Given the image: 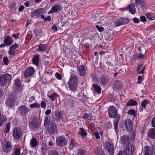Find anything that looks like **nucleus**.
I'll list each match as a JSON object with an SVG mask.
<instances>
[{
	"instance_id": "f257e3e1",
	"label": "nucleus",
	"mask_w": 155,
	"mask_h": 155,
	"mask_svg": "<svg viewBox=\"0 0 155 155\" xmlns=\"http://www.w3.org/2000/svg\"><path fill=\"white\" fill-rule=\"evenodd\" d=\"M17 97L15 94L13 93L9 94L6 100V106L8 107L12 108L15 106Z\"/></svg>"
},
{
	"instance_id": "f03ea898",
	"label": "nucleus",
	"mask_w": 155,
	"mask_h": 155,
	"mask_svg": "<svg viewBox=\"0 0 155 155\" xmlns=\"http://www.w3.org/2000/svg\"><path fill=\"white\" fill-rule=\"evenodd\" d=\"M78 84V78L74 75L70 77L68 83L69 89L73 91H74L77 89Z\"/></svg>"
},
{
	"instance_id": "7ed1b4c3",
	"label": "nucleus",
	"mask_w": 155,
	"mask_h": 155,
	"mask_svg": "<svg viewBox=\"0 0 155 155\" xmlns=\"http://www.w3.org/2000/svg\"><path fill=\"white\" fill-rule=\"evenodd\" d=\"M12 78L11 75L5 73L0 75V86L4 87L8 83Z\"/></svg>"
},
{
	"instance_id": "20e7f679",
	"label": "nucleus",
	"mask_w": 155,
	"mask_h": 155,
	"mask_svg": "<svg viewBox=\"0 0 155 155\" xmlns=\"http://www.w3.org/2000/svg\"><path fill=\"white\" fill-rule=\"evenodd\" d=\"M29 122V127L32 130H35L38 129L40 124L38 119L36 117L32 118Z\"/></svg>"
},
{
	"instance_id": "39448f33",
	"label": "nucleus",
	"mask_w": 155,
	"mask_h": 155,
	"mask_svg": "<svg viewBox=\"0 0 155 155\" xmlns=\"http://www.w3.org/2000/svg\"><path fill=\"white\" fill-rule=\"evenodd\" d=\"M68 141L67 139L63 136L58 137L56 140L57 144L59 147H63L66 145Z\"/></svg>"
},
{
	"instance_id": "423d86ee",
	"label": "nucleus",
	"mask_w": 155,
	"mask_h": 155,
	"mask_svg": "<svg viewBox=\"0 0 155 155\" xmlns=\"http://www.w3.org/2000/svg\"><path fill=\"white\" fill-rule=\"evenodd\" d=\"M2 150L4 152L8 153L10 152L12 148V144L10 140H6L2 146Z\"/></svg>"
},
{
	"instance_id": "0eeeda50",
	"label": "nucleus",
	"mask_w": 155,
	"mask_h": 155,
	"mask_svg": "<svg viewBox=\"0 0 155 155\" xmlns=\"http://www.w3.org/2000/svg\"><path fill=\"white\" fill-rule=\"evenodd\" d=\"M135 148V147L132 144H128L125 146L124 153L126 155H132Z\"/></svg>"
},
{
	"instance_id": "6e6552de",
	"label": "nucleus",
	"mask_w": 155,
	"mask_h": 155,
	"mask_svg": "<svg viewBox=\"0 0 155 155\" xmlns=\"http://www.w3.org/2000/svg\"><path fill=\"white\" fill-rule=\"evenodd\" d=\"M105 148L108 151L110 155H114V145L111 143L108 142L105 143Z\"/></svg>"
},
{
	"instance_id": "1a4fd4ad",
	"label": "nucleus",
	"mask_w": 155,
	"mask_h": 155,
	"mask_svg": "<svg viewBox=\"0 0 155 155\" xmlns=\"http://www.w3.org/2000/svg\"><path fill=\"white\" fill-rule=\"evenodd\" d=\"M109 117L110 118H115L117 114L116 107L114 106H110L108 109Z\"/></svg>"
},
{
	"instance_id": "9d476101",
	"label": "nucleus",
	"mask_w": 155,
	"mask_h": 155,
	"mask_svg": "<svg viewBox=\"0 0 155 155\" xmlns=\"http://www.w3.org/2000/svg\"><path fill=\"white\" fill-rule=\"evenodd\" d=\"M12 135L15 139L18 140L21 138L22 135L21 130L18 127L15 128L13 130Z\"/></svg>"
},
{
	"instance_id": "9b49d317",
	"label": "nucleus",
	"mask_w": 155,
	"mask_h": 155,
	"mask_svg": "<svg viewBox=\"0 0 155 155\" xmlns=\"http://www.w3.org/2000/svg\"><path fill=\"white\" fill-rule=\"evenodd\" d=\"M44 10L43 8H39L34 10L31 13V17L37 18L41 14H44Z\"/></svg>"
},
{
	"instance_id": "f8f14e48",
	"label": "nucleus",
	"mask_w": 155,
	"mask_h": 155,
	"mask_svg": "<svg viewBox=\"0 0 155 155\" xmlns=\"http://www.w3.org/2000/svg\"><path fill=\"white\" fill-rule=\"evenodd\" d=\"M129 22V19L126 18L121 17L115 23L116 26H119L125 25Z\"/></svg>"
},
{
	"instance_id": "ddd939ff",
	"label": "nucleus",
	"mask_w": 155,
	"mask_h": 155,
	"mask_svg": "<svg viewBox=\"0 0 155 155\" xmlns=\"http://www.w3.org/2000/svg\"><path fill=\"white\" fill-rule=\"evenodd\" d=\"M19 114L23 116H25L28 113L29 109L24 105H21L18 108Z\"/></svg>"
},
{
	"instance_id": "4468645a",
	"label": "nucleus",
	"mask_w": 155,
	"mask_h": 155,
	"mask_svg": "<svg viewBox=\"0 0 155 155\" xmlns=\"http://www.w3.org/2000/svg\"><path fill=\"white\" fill-rule=\"evenodd\" d=\"M35 72L34 68L32 67H30L25 70L24 76L26 78L31 77L34 74Z\"/></svg>"
},
{
	"instance_id": "2eb2a0df",
	"label": "nucleus",
	"mask_w": 155,
	"mask_h": 155,
	"mask_svg": "<svg viewBox=\"0 0 155 155\" xmlns=\"http://www.w3.org/2000/svg\"><path fill=\"white\" fill-rule=\"evenodd\" d=\"M56 128V126L54 121H51L49 123L48 126V131L49 134H54Z\"/></svg>"
},
{
	"instance_id": "dca6fc26",
	"label": "nucleus",
	"mask_w": 155,
	"mask_h": 155,
	"mask_svg": "<svg viewBox=\"0 0 155 155\" xmlns=\"http://www.w3.org/2000/svg\"><path fill=\"white\" fill-rule=\"evenodd\" d=\"M124 124L127 130L131 132L133 130V124L131 120L127 119L125 121Z\"/></svg>"
},
{
	"instance_id": "f3484780",
	"label": "nucleus",
	"mask_w": 155,
	"mask_h": 155,
	"mask_svg": "<svg viewBox=\"0 0 155 155\" xmlns=\"http://www.w3.org/2000/svg\"><path fill=\"white\" fill-rule=\"evenodd\" d=\"M77 72L78 75L80 76H83L86 74V70L84 66L81 65L78 66L77 68Z\"/></svg>"
},
{
	"instance_id": "a211bd4d",
	"label": "nucleus",
	"mask_w": 155,
	"mask_h": 155,
	"mask_svg": "<svg viewBox=\"0 0 155 155\" xmlns=\"http://www.w3.org/2000/svg\"><path fill=\"white\" fill-rule=\"evenodd\" d=\"M62 8L60 5H55L52 6L51 10L48 12V14L53 13L60 11Z\"/></svg>"
},
{
	"instance_id": "6ab92c4d",
	"label": "nucleus",
	"mask_w": 155,
	"mask_h": 155,
	"mask_svg": "<svg viewBox=\"0 0 155 155\" xmlns=\"http://www.w3.org/2000/svg\"><path fill=\"white\" fill-rule=\"evenodd\" d=\"M121 143L122 145H126L130 144V139L129 137L126 135H123L120 139Z\"/></svg>"
},
{
	"instance_id": "aec40b11",
	"label": "nucleus",
	"mask_w": 155,
	"mask_h": 155,
	"mask_svg": "<svg viewBox=\"0 0 155 155\" xmlns=\"http://www.w3.org/2000/svg\"><path fill=\"white\" fill-rule=\"evenodd\" d=\"M134 4L136 6L141 5V7L144 9L146 7V2L144 0H135Z\"/></svg>"
},
{
	"instance_id": "412c9836",
	"label": "nucleus",
	"mask_w": 155,
	"mask_h": 155,
	"mask_svg": "<svg viewBox=\"0 0 155 155\" xmlns=\"http://www.w3.org/2000/svg\"><path fill=\"white\" fill-rule=\"evenodd\" d=\"M19 5L15 1L12 2L9 6L10 11L12 12H13L15 11L18 7Z\"/></svg>"
},
{
	"instance_id": "4be33fe9",
	"label": "nucleus",
	"mask_w": 155,
	"mask_h": 155,
	"mask_svg": "<svg viewBox=\"0 0 155 155\" xmlns=\"http://www.w3.org/2000/svg\"><path fill=\"white\" fill-rule=\"evenodd\" d=\"M109 79L108 78L104 76H103L100 78L99 83L103 86L106 85L108 82Z\"/></svg>"
},
{
	"instance_id": "5701e85b",
	"label": "nucleus",
	"mask_w": 155,
	"mask_h": 155,
	"mask_svg": "<svg viewBox=\"0 0 155 155\" xmlns=\"http://www.w3.org/2000/svg\"><path fill=\"white\" fill-rule=\"evenodd\" d=\"M122 87V84L119 81L116 80L113 83V87L118 90H120Z\"/></svg>"
},
{
	"instance_id": "b1692460",
	"label": "nucleus",
	"mask_w": 155,
	"mask_h": 155,
	"mask_svg": "<svg viewBox=\"0 0 155 155\" xmlns=\"http://www.w3.org/2000/svg\"><path fill=\"white\" fill-rule=\"evenodd\" d=\"M143 153L144 155H153L151 148L148 146H146L144 147Z\"/></svg>"
},
{
	"instance_id": "393cba45",
	"label": "nucleus",
	"mask_w": 155,
	"mask_h": 155,
	"mask_svg": "<svg viewBox=\"0 0 155 155\" xmlns=\"http://www.w3.org/2000/svg\"><path fill=\"white\" fill-rule=\"evenodd\" d=\"M40 57V56L38 54H37L34 55L32 59L33 63L36 66H38L39 65Z\"/></svg>"
},
{
	"instance_id": "a878e982",
	"label": "nucleus",
	"mask_w": 155,
	"mask_h": 155,
	"mask_svg": "<svg viewBox=\"0 0 155 155\" xmlns=\"http://www.w3.org/2000/svg\"><path fill=\"white\" fill-rule=\"evenodd\" d=\"M4 42L7 45L10 46L13 43V40L12 38L9 36L5 38Z\"/></svg>"
},
{
	"instance_id": "bb28decb",
	"label": "nucleus",
	"mask_w": 155,
	"mask_h": 155,
	"mask_svg": "<svg viewBox=\"0 0 155 155\" xmlns=\"http://www.w3.org/2000/svg\"><path fill=\"white\" fill-rule=\"evenodd\" d=\"M148 136L151 139H155V128H151L147 133Z\"/></svg>"
},
{
	"instance_id": "cd10ccee",
	"label": "nucleus",
	"mask_w": 155,
	"mask_h": 155,
	"mask_svg": "<svg viewBox=\"0 0 155 155\" xmlns=\"http://www.w3.org/2000/svg\"><path fill=\"white\" fill-rule=\"evenodd\" d=\"M30 143V147L33 148L36 147L38 143L37 139L35 137L31 139Z\"/></svg>"
},
{
	"instance_id": "c85d7f7f",
	"label": "nucleus",
	"mask_w": 155,
	"mask_h": 155,
	"mask_svg": "<svg viewBox=\"0 0 155 155\" xmlns=\"http://www.w3.org/2000/svg\"><path fill=\"white\" fill-rule=\"evenodd\" d=\"M129 8V10L130 12L132 14H134L136 12V9L133 3L131 4H129L127 7Z\"/></svg>"
},
{
	"instance_id": "c756f323",
	"label": "nucleus",
	"mask_w": 155,
	"mask_h": 155,
	"mask_svg": "<svg viewBox=\"0 0 155 155\" xmlns=\"http://www.w3.org/2000/svg\"><path fill=\"white\" fill-rule=\"evenodd\" d=\"M78 135H80L82 137H84L87 135V133L85 130L83 128H80L78 132Z\"/></svg>"
},
{
	"instance_id": "7c9ffc66",
	"label": "nucleus",
	"mask_w": 155,
	"mask_h": 155,
	"mask_svg": "<svg viewBox=\"0 0 155 155\" xmlns=\"http://www.w3.org/2000/svg\"><path fill=\"white\" fill-rule=\"evenodd\" d=\"M55 118L56 120H59L63 118L61 112L60 111H56L55 113Z\"/></svg>"
},
{
	"instance_id": "2f4dec72",
	"label": "nucleus",
	"mask_w": 155,
	"mask_h": 155,
	"mask_svg": "<svg viewBox=\"0 0 155 155\" xmlns=\"http://www.w3.org/2000/svg\"><path fill=\"white\" fill-rule=\"evenodd\" d=\"M137 104V101L133 100H129L126 104V105L127 107L130 106H134L136 105Z\"/></svg>"
},
{
	"instance_id": "473e14b6",
	"label": "nucleus",
	"mask_w": 155,
	"mask_h": 155,
	"mask_svg": "<svg viewBox=\"0 0 155 155\" xmlns=\"http://www.w3.org/2000/svg\"><path fill=\"white\" fill-rule=\"evenodd\" d=\"M92 86L96 92L98 94L101 93V88L100 86L97 84H95V83L93 84Z\"/></svg>"
},
{
	"instance_id": "72a5a7b5",
	"label": "nucleus",
	"mask_w": 155,
	"mask_h": 155,
	"mask_svg": "<svg viewBox=\"0 0 155 155\" xmlns=\"http://www.w3.org/2000/svg\"><path fill=\"white\" fill-rule=\"evenodd\" d=\"M48 46L46 44H40L38 46V50L40 51H45L47 48Z\"/></svg>"
},
{
	"instance_id": "f704fd0d",
	"label": "nucleus",
	"mask_w": 155,
	"mask_h": 155,
	"mask_svg": "<svg viewBox=\"0 0 155 155\" xmlns=\"http://www.w3.org/2000/svg\"><path fill=\"white\" fill-rule=\"evenodd\" d=\"M90 76L93 78L92 82L96 84H99V81L97 80V78L96 74L93 73H91L90 74Z\"/></svg>"
},
{
	"instance_id": "c9c22d12",
	"label": "nucleus",
	"mask_w": 155,
	"mask_h": 155,
	"mask_svg": "<svg viewBox=\"0 0 155 155\" xmlns=\"http://www.w3.org/2000/svg\"><path fill=\"white\" fill-rule=\"evenodd\" d=\"M83 118L85 120H91L92 119V116L91 114L84 113L82 116Z\"/></svg>"
},
{
	"instance_id": "e433bc0d",
	"label": "nucleus",
	"mask_w": 155,
	"mask_h": 155,
	"mask_svg": "<svg viewBox=\"0 0 155 155\" xmlns=\"http://www.w3.org/2000/svg\"><path fill=\"white\" fill-rule=\"evenodd\" d=\"M51 101H54L57 97H58V94L56 93H54L51 95L48 96Z\"/></svg>"
},
{
	"instance_id": "4c0bfd02",
	"label": "nucleus",
	"mask_w": 155,
	"mask_h": 155,
	"mask_svg": "<svg viewBox=\"0 0 155 155\" xmlns=\"http://www.w3.org/2000/svg\"><path fill=\"white\" fill-rule=\"evenodd\" d=\"M144 58V55L142 53L136 54L134 57V59L136 60Z\"/></svg>"
},
{
	"instance_id": "58836bf2",
	"label": "nucleus",
	"mask_w": 155,
	"mask_h": 155,
	"mask_svg": "<svg viewBox=\"0 0 155 155\" xmlns=\"http://www.w3.org/2000/svg\"><path fill=\"white\" fill-rule=\"evenodd\" d=\"M50 120V117L49 116H45V120L44 121V126L47 125L49 122Z\"/></svg>"
},
{
	"instance_id": "ea45409f",
	"label": "nucleus",
	"mask_w": 155,
	"mask_h": 155,
	"mask_svg": "<svg viewBox=\"0 0 155 155\" xmlns=\"http://www.w3.org/2000/svg\"><path fill=\"white\" fill-rule=\"evenodd\" d=\"M149 103V101L148 100L145 99L143 100L141 103V105L143 108H144V109L146 110V105Z\"/></svg>"
},
{
	"instance_id": "a19ab883",
	"label": "nucleus",
	"mask_w": 155,
	"mask_h": 155,
	"mask_svg": "<svg viewBox=\"0 0 155 155\" xmlns=\"http://www.w3.org/2000/svg\"><path fill=\"white\" fill-rule=\"evenodd\" d=\"M145 15L147 16V19L149 20H153L155 19L154 15L150 13H147Z\"/></svg>"
},
{
	"instance_id": "79ce46f5",
	"label": "nucleus",
	"mask_w": 155,
	"mask_h": 155,
	"mask_svg": "<svg viewBox=\"0 0 155 155\" xmlns=\"http://www.w3.org/2000/svg\"><path fill=\"white\" fill-rule=\"evenodd\" d=\"M21 149L20 148L15 149L12 154V155H19L20 153Z\"/></svg>"
},
{
	"instance_id": "37998d69",
	"label": "nucleus",
	"mask_w": 155,
	"mask_h": 155,
	"mask_svg": "<svg viewBox=\"0 0 155 155\" xmlns=\"http://www.w3.org/2000/svg\"><path fill=\"white\" fill-rule=\"evenodd\" d=\"M119 120V118H116L114 119V129L115 130L117 129V128L118 121Z\"/></svg>"
},
{
	"instance_id": "c03bdc74",
	"label": "nucleus",
	"mask_w": 155,
	"mask_h": 155,
	"mask_svg": "<svg viewBox=\"0 0 155 155\" xmlns=\"http://www.w3.org/2000/svg\"><path fill=\"white\" fill-rule=\"evenodd\" d=\"M75 141L74 139L71 138V139L70 143L69 148L71 149L73 148L75 146Z\"/></svg>"
},
{
	"instance_id": "a18cd8bd",
	"label": "nucleus",
	"mask_w": 155,
	"mask_h": 155,
	"mask_svg": "<svg viewBox=\"0 0 155 155\" xmlns=\"http://www.w3.org/2000/svg\"><path fill=\"white\" fill-rule=\"evenodd\" d=\"M136 111L134 109L129 110L127 114L130 115H131L134 116V117H136Z\"/></svg>"
},
{
	"instance_id": "49530a36",
	"label": "nucleus",
	"mask_w": 155,
	"mask_h": 155,
	"mask_svg": "<svg viewBox=\"0 0 155 155\" xmlns=\"http://www.w3.org/2000/svg\"><path fill=\"white\" fill-rule=\"evenodd\" d=\"M6 120V118L4 116H1L0 117V126H2Z\"/></svg>"
},
{
	"instance_id": "de8ad7c7",
	"label": "nucleus",
	"mask_w": 155,
	"mask_h": 155,
	"mask_svg": "<svg viewBox=\"0 0 155 155\" xmlns=\"http://www.w3.org/2000/svg\"><path fill=\"white\" fill-rule=\"evenodd\" d=\"M99 129V133H98L97 132H96L94 134L95 137L97 139H99L100 138L99 134L100 135H102V130L100 129Z\"/></svg>"
},
{
	"instance_id": "09e8293b",
	"label": "nucleus",
	"mask_w": 155,
	"mask_h": 155,
	"mask_svg": "<svg viewBox=\"0 0 155 155\" xmlns=\"http://www.w3.org/2000/svg\"><path fill=\"white\" fill-rule=\"evenodd\" d=\"M34 33L36 36H40L42 33V32L40 30L35 29L34 31Z\"/></svg>"
},
{
	"instance_id": "8fccbe9b",
	"label": "nucleus",
	"mask_w": 155,
	"mask_h": 155,
	"mask_svg": "<svg viewBox=\"0 0 155 155\" xmlns=\"http://www.w3.org/2000/svg\"><path fill=\"white\" fill-rule=\"evenodd\" d=\"M30 107L31 108H39L40 107V105L38 103H34L30 105Z\"/></svg>"
},
{
	"instance_id": "3c124183",
	"label": "nucleus",
	"mask_w": 155,
	"mask_h": 155,
	"mask_svg": "<svg viewBox=\"0 0 155 155\" xmlns=\"http://www.w3.org/2000/svg\"><path fill=\"white\" fill-rule=\"evenodd\" d=\"M77 152L78 155H83L85 153V151L81 149H78Z\"/></svg>"
},
{
	"instance_id": "603ef678",
	"label": "nucleus",
	"mask_w": 155,
	"mask_h": 155,
	"mask_svg": "<svg viewBox=\"0 0 155 155\" xmlns=\"http://www.w3.org/2000/svg\"><path fill=\"white\" fill-rule=\"evenodd\" d=\"M10 124L9 123H8L6 126L5 128V131L6 133H8L9 132L10 129Z\"/></svg>"
},
{
	"instance_id": "864d4df0",
	"label": "nucleus",
	"mask_w": 155,
	"mask_h": 155,
	"mask_svg": "<svg viewBox=\"0 0 155 155\" xmlns=\"http://www.w3.org/2000/svg\"><path fill=\"white\" fill-rule=\"evenodd\" d=\"M3 62L5 65H8L10 63V61L8 60V58L7 57H4L3 58Z\"/></svg>"
},
{
	"instance_id": "5fc2aeb1",
	"label": "nucleus",
	"mask_w": 155,
	"mask_h": 155,
	"mask_svg": "<svg viewBox=\"0 0 155 155\" xmlns=\"http://www.w3.org/2000/svg\"><path fill=\"white\" fill-rule=\"evenodd\" d=\"M48 155H59L58 152L55 150H52L50 151L48 153Z\"/></svg>"
},
{
	"instance_id": "6e6d98bb",
	"label": "nucleus",
	"mask_w": 155,
	"mask_h": 155,
	"mask_svg": "<svg viewBox=\"0 0 155 155\" xmlns=\"http://www.w3.org/2000/svg\"><path fill=\"white\" fill-rule=\"evenodd\" d=\"M15 50L11 48H10L8 54L10 55H15Z\"/></svg>"
},
{
	"instance_id": "4d7b16f0",
	"label": "nucleus",
	"mask_w": 155,
	"mask_h": 155,
	"mask_svg": "<svg viewBox=\"0 0 155 155\" xmlns=\"http://www.w3.org/2000/svg\"><path fill=\"white\" fill-rule=\"evenodd\" d=\"M15 81L14 85L15 86L21 85L20 83V80L19 79H16L15 80Z\"/></svg>"
},
{
	"instance_id": "13d9d810",
	"label": "nucleus",
	"mask_w": 155,
	"mask_h": 155,
	"mask_svg": "<svg viewBox=\"0 0 155 155\" xmlns=\"http://www.w3.org/2000/svg\"><path fill=\"white\" fill-rule=\"evenodd\" d=\"M15 86V89L16 91H20L21 90L22 88V85H19Z\"/></svg>"
},
{
	"instance_id": "bf43d9fd",
	"label": "nucleus",
	"mask_w": 155,
	"mask_h": 155,
	"mask_svg": "<svg viewBox=\"0 0 155 155\" xmlns=\"http://www.w3.org/2000/svg\"><path fill=\"white\" fill-rule=\"evenodd\" d=\"M18 45L15 43V44L13 45L12 46H11L10 47V48L15 50L16 49H17L18 48Z\"/></svg>"
},
{
	"instance_id": "052dcab7",
	"label": "nucleus",
	"mask_w": 155,
	"mask_h": 155,
	"mask_svg": "<svg viewBox=\"0 0 155 155\" xmlns=\"http://www.w3.org/2000/svg\"><path fill=\"white\" fill-rule=\"evenodd\" d=\"M96 27L97 29L100 32L102 31L104 29L103 27L99 26L98 25H96Z\"/></svg>"
},
{
	"instance_id": "680f3d73",
	"label": "nucleus",
	"mask_w": 155,
	"mask_h": 155,
	"mask_svg": "<svg viewBox=\"0 0 155 155\" xmlns=\"http://www.w3.org/2000/svg\"><path fill=\"white\" fill-rule=\"evenodd\" d=\"M35 97L33 96H31L28 100L29 103H32L35 100Z\"/></svg>"
},
{
	"instance_id": "e2e57ef3",
	"label": "nucleus",
	"mask_w": 155,
	"mask_h": 155,
	"mask_svg": "<svg viewBox=\"0 0 155 155\" xmlns=\"http://www.w3.org/2000/svg\"><path fill=\"white\" fill-rule=\"evenodd\" d=\"M152 127L155 128V118H153L151 121Z\"/></svg>"
},
{
	"instance_id": "0e129e2a",
	"label": "nucleus",
	"mask_w": 155,
	"mask_h": 155,
	"mask_svg": "<svg viewBox=\"0 0 155 155\" xmlns=\"http://www.w3.org/2000/svg\"><path fill=\"white\" fill-rule=\"evenodd\" d=\"M141 21L143 22H145L146 21V17L144 16H142L140 17Z\"/></svg>"
},
{
	"instance_id": "69168bd1",
	"label": "nucleus",
	"mask_w": 155,
	"mask_h": 155,
	"mask_svg": "<svg viewBox=\"0 0 155 155\" xmlns=\"http://www.w3.org/2000/svg\"><path fill=\"white\" fill-rule=\"evenodd\" d=\"M55 76L59 80H61L62 78L61 76L58 73H56Z\"/></svg>"
},
{
	"instance_id": "338daca9",
	"label": "nucleus",
	"mask_w": 155,
	"mask_h": 155,
	"mask_svg": "<svg viewBox=\"0 0 155 155\" xmlns=\"http://www.w3.org/2000/svg\"><path fill=\"white\" fill-rule=\"evenodd\" d=\"M133 21L135 23H138L140 22L139 19L136 18H135L133 19Z\"/></svg>"
},
{
	"instance_id": "774afa93",
	"label": "nucleus",
	"mask_w": 155,
	"mask_h": 155,
	"mask_svg": "<svg viewBox=\"0 0 155 155\" xmlns=\"http://www.w3.org/2000/svg\"><path fill=\"white\" fill-rule=\"evenodd\" d=\"M41 107L42 108H45L46 107V104L43 101H41Z\"/></svg>"
}]
</instances>
